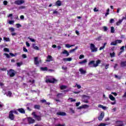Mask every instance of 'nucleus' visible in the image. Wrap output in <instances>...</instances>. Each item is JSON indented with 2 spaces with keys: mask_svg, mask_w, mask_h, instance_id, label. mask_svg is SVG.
Returning <instances> with one entry per match:
<instances>
[{
  "mask_svg": "<svg viewBox=\"0 0 126 126\" xmlns=\"http://www.w3.org/2000/svg\"><path fill=\"white\" fill-rule=\"evenodd\" d=\"M99 63H101V60H97L96 61V63H95V61H92L88 63L89 65H91L92 64H93L94 67H97L98 65H99Z\"/></svg>",
  "mask_w": 126,
  "mask_h": 126,
  "instance_id": "nucleus-1",
  "label": "nucleus"
},
{
  "mask_svg": "<svg viewBox=\"0 0 126 126\" xmlns=\"http://www.w3.org/2000/svg\"><path fill=\"white\" fill-rule=\"evenodd\" d=\"M58 82V80L56 79L55 78L50 77L48 79H46L45 82L46 83H56Z\"/></svg>",
  "mask_w": 126,
  "mask_h": 126,
  "instance_id": "nucleus-2",
  "label": "nucleus"
},
{
  "mask_svg": "<svg viewBox=\"0 0 126 126\" xmlns=\"http://www.w3.org/2000/svg\"><path fill=\"white\" fill-rule=\"evenodd\" d=\"M90 49L92 53H96L98 51V48L96 47V46L93 43L90 44Z\"/></svg>",
  "mask_w": 126,
  "mask_h": 126,
  "instance_id": "nucleus-3",
  "label": "nucleus"
},
{
  "mask_svg": "<svg viewBox=\"0 0 126 126\" xmlns=\"http://www.w3.org/2000/svg\"><path fill=\"white\" fill-rule=\"evenodd\" d=\"M32 116H33L34 119H35L37 121H38V122H40V121L42 120V119L41 118V116L36 115V112H33L32 113Z\"/></svg>",
  "mask_w": 126,
  "mask_h": 126,
  "instance_id": "nucleus-4",
  "label": "nucleus"
},
{
  "mask_svg": "<svg viewBox=\"0 0 126 126\" xmlns=\"http://www.w3.org/2000/svg\"><path fill=\"white\" fill-rule=\"evenodd\" d=\"M14 114H13V110H11L9 112V116H8V118L11 120V121H13L14 120Z\"/></svg>",
  "mask_w": 126,
  "mask_h": 126,
  "instance_id": "nucleus-5",
  "label": "nucleus"
},
{
  "mask_svg": "<svg viewBox=\"0 0 126 126\" xmlns=\"http://www.w3.org/2000/svg\"><path fill=\"white\" fill-rule=\"evenodd\" d=\"M9 74L10 75V77H13L15 76V71L12 69H10L9 70Z\"/></svg>",
  "mask_w": 126,
  "mask_h": 126,
  "instance_id": "nucleus-6",
  "label": "nucleus"
},
{
  "mask_svg": "<svg viewBox=\"0 0 126 126\" xmlns=\"http://www.w3.org/2000/svg\"><path fill=\"white\" fill-rule=\"evenodd\" d=\"M25 1L24 0H17L15 1V4H17V5H21V4H23Z\"/></svg>",
  "mask_w": 126,
  "mask_h": 126,
  "instance_id": "nucleus-7",
  "label": "nucleus"
},
{
  "mask_svg": "<svg viewBox=\"0 0 126 126\" xmlns=\"http://www.w3.org/2000/svg\"><path fill=\"white\" fill-rule=\"evenodd\" d=\"M28 122L29 124H34L35 123V120L33 119L32 117H28Z\"/></svg>",
  "mask_w": 126,
  "mask_h": 126,
  "instance_id": "nucleus-8",
  "label": "nucleus"
},
{
  "mask_svg": "<svg viewBox=\"0 0 126 126\" xmlns=\"http://www.w3.org/2000/svg\"><path fill=\"white\" fill-rule=\"evenodd\" d=\"M46 59H47L46 60V62H47V63H50V62H53V57L51 55H48Z\"/></svg>",
  "mask_w": 126,
  "mask_h": 126,
  "instance_id": "nucleus-9",
  "label": "nucleus"
},
{
  "mask_svg": "<svg viewBox=\"0 0 126 126\" xmlns=\"http://www.w3.org/2000/svg\"><path fill=\"white\" fill-rule=\"evenodd\" d=\"M121 67H126V61H122L120 63Z\"/></svg>",
  "mask_w": 126,
  "mask_h": 126,
  "instance_id": "nucleus-10",
  "label": "nucleus"
},
{
  "mask_svg": "<svg viewBox=\"0 0 126 126\" xmlns=\"http://www.w3.org/2000/svg\"><path fill=\"white\" fill-rule=\"evenodd\" d=\"M104 112H102L100 114V115L98 117V121H102L103 119L104 118Z\"/></svg>",
  "mask_w": 126,
  "mask_h": 126,
  "instance_id": "nucleus-11",
  "label": "nucleus"
},
{
  "mask_svg": "<svg viewBox=\"0 0 126 126\" xmlns=\"http://www.w3.org/2000/svg\"><path fill=\"white\" fill-rule=\"evenodd\" d=\"M17 111H18V112H19V113H20L21 114H25V110L22 108H18V109H17Z\"/></svg>",
  "mask_w": 126,
  "mask_h": 126,
  "instance_id": "nucleus-12",
  "label": "nucleus"
},
{
  "mask_svg": "<svg viewBox=\"0 0 126 126\" xmlns=\"http://www.w3.org/2000/svg\"><path fill=\"white\" fill-rule=\"evenodd\" d=\"M62 54L63 55H66V57H68V56H69V53L66 50H64L63 51Z\"/></svg>",
  "mask_w": 126,
  "mask_h": 126,
  "instance_id": "nucleus-13",
  "label": "nucleus"
},
{
  "mask_svg": "<svg viewBox=\"0 0 126 126\" xmlns=\"http://www.w3.org/2000/svg\"><path fill=\"white\" fill-rule=\"evenodd\" d=\"M56 115H58V116H66V113L65 112H59L56 113Z\"/></svg>",
  "mask_w": 126,
  "mask_h": 126,
  "instance_id": "nucleus-14",
  "label": "nucleus"
},
{
  "mask_svg": "<svg viewBox=\"0 0 126 126\" xmlns=\"http://www.w3.org/2000/svg\"><path fill=\"white\" fill-rule=\"evenodd\" d=\"M34 64L37 65V64H39V61H38V57H36L34 58Z\"/></svg>",
  "mask_w": 126,
  "mask_h": 126,
  "instance_id": "nucleus-15",
  "label": "nucleus"
},
{
  "mask_svg": "<svg viewBox=\"0 0 126 126\" xmlns=\"http://www.w3.org/2000/svg\"><path fill=\"white\" fill-rule=\"evenodd\" d=\"M63 62H71V61H72V58H63Z\"/></svg>",
  "mask_w": 126,
  "mask_h": 126,
  "instance_id": "nucleus-16",
  "label": "nucleus"
},
{
  "mask_svg": "<svg viewBox=\"0 0 126 126\" xmlns=\"http://www.w3.org/2000/svg\"><path fill=\"white\" fill-rule=\"evenodd\" d=\"M32 48H33V49H34V50H36V51H39V50H40L39 47L38 46H36V45L35 44H32Z\"/></svg>",
  "mask_w": 126,
  "mask_h": 126,
  "instance_id": "nucleus-17",
  "label": "nucleus"
},
{
  "mask_svg": "<svg viewBox=\"0 0 126 126\" xmlns=\"http://www.w3.org/2000/svg\"><path fill=\"white\" fill-rule=\"evenodd\" d=\"M56 5H57V6H61L62 5V1H61V0H57L56 2Z\"/></svg>",
  "mask_w": 126,
  "mask_h": 126,
  "instance_id": "nucleus-18",
  "label": "nucleus"
},
{
  "mask_svg": "<svg viewBox=\"0 0 126 126\" xmlns=\"http://www.w3.org/2000/svg\"><path fill=\"white\" fill-rule=\"evenodd\" d=\"M79 71L81 74H85V73H86V70H83L82 68L79 69Z\"/></svg>",
  "mask_w": 126,
  "mask_h": 126,
  "instance_id": "nucleus-19",
  "label": "nucleus"
},
{
  "mask_svg": "<svg viewBox=\"0 0 126 126\" xmlns=\"http://www.w3.org/2000/svg\"><path fill=\"white\" fill-rule=\"evenodd\" d=\"M41 108V106L40 105L36 104L34 105V109H36V110H40Z\"/></svg>",
  "mask_w": 126,
  "mask_h": 126,
  "instance_id": "nucleus-20",
  "label": "nucleus"
},
{
  "mask_svg": "<svg viewBox=\"0 0 126 126\" xmlns=\"http://www.w3.org/2000/svg\"><path fill=\"white\" fill-rule=\"evenodd\" d=\"M97 107H98V108H101V109H103V110H107V107L102 105L101 104H98Z\"/></svg>",
  "mask_w": 126,
  "mask_h": 126,
  "instance_id": "nucleus-21",
  "label": "nucleus"
},
{
  "mask_svg": "<svg viewBox=\"0 0 126 126\" xmlns=\"http://www.w3.org/2000/svg\"><path fill=\"white\" fill-rule=\"evenodd\" d=\"M109 99L111 100V101H115L116 100V98H115V97H114V96H113V95H109Z\"/></svg>",
  "mask_w": 126,
  "mask_h": 126,
  "instance_id": "nucleus-22",
  "label": "nucleus"
},
{
  "mask_svg": "<svg viewBox=\"0 0 126 126\" xmlns=\"http://www.w3.org/2000/svg\"><path fill=\"white\" fill-rule=\"evenodd\" d=\"M111 46H118L117 44V41L115 40L110 43Z\"/></svg>",
  "mask_w": 126,
  "mask_h": 126,
  "instance_id": "nucleus-23",
  "label": "nucleus"
},
{
  "mask_svg": "<svg viewBox=\"0 0 126 126\" xmlns=\"http://www.w3.org/2000/svg\"><path fill=\"white\" fill-rule=\"evenodd\" d=\"M122 22H123V21L121 19H119V21L116 23V25L117 26H119V25H121V24H122Z\"/></svg>",
  "mask_w": 126,
  "mask_h": 126,
  "instance_id": "nucleus-24",
  "label": "nucleus"
},
{
  "mask_svg": "<svg viewBox=\"0 0 126 126\" xmlns=\"http://www.w3.org/2000/svg\"><path fill=\"white\" fill-rule=\"evenodd\" d=\"M66 88H67V86H65V85H62L61 87H60V89L61 90H63L64 89H66Z\"/></svg>",
  "mask_w": 126,
  "mask_h": 126,
  "instance_id": "nucleus-25",
  "label": "nucleus"
},
{
  "mask_svg": "<svg viewBox=\"0 0 126 126\" xmlns=\"http://www.w3.org/2000/svg\"><path fill=\"white\" fill-rule=\"evenodd\" d=\"M78 48V47L77 46L75 47V48L72 49V50H70L69 53H73L74 52H75V51L77 50Z\"/></svg>",
  "mask_w": 126,
  "mask_h": 126,
  "instance_id": "nucleus-26",
  "label": "nucleus"
},
{
  "mask_svg": "<svg viewBox=\"0 0 126 126\" xmlns=\"http://www.w3.org/2000/svg\"><path fill=\"white\" fill-rule=\"evenodd\" d=\"M87 63V60L85 59L84 60L82 61V62H80L79 63L80 64H82L83 63Z\"/></svg>",
  "mask_w": 126,
  "mask_h": 126,
  "instance_id": "nucleus-27",
  "label": "nucleus"
},
{
  "mask_svg": "<svg viewBox=\"0 0 126 126\" xmlns=\"http://www.w3.org/2000/svg\"><path fill=\"white\" fill-rule=\"evenodd\" d=\"M11 95H12V93L9 91L6 94V96L8 97H11Z\"/></svg>",
  "mask_w": 126,
  "mask_h": 126,
  "instance_id": "nucleus-28",
  "label": "nucleus"
},
{
  "mask_svg": "<svg viewBox=\"0 0 126 126\" xmlns=\"http://www.w3.org/2000/svg\"><path fill=\"white\" fill-rule=\"evenodd\" d=\"M41 70H42V71H46L48 70V67H41Z\"/></svg>",
  "mask_w": 126,
  "mask_h": 126,
  "instance_id": "nucleus-29",
  "label": "nucleus"
},
{
  "mask_svg": "<svg viewBox=\"0 0 126 126\" xmlns=\"http://www.w3.org/2000/svg\"><path fill=\"white\" fill-rule=\"evenodd\" d=\"M22 64H23V63L22 62L17 63V66H18V67L21 66Z\"/></svg>",
  "mask_w": 126,
  "mask_h": 126,
  "instance_id": "nucleus-30",
  "label": "nucleus"
},
{
  "mask_svg": "<svg viewBox=\"0 0 126 126\" xmlns=\"http://www.w3.org/2000/svg\"><path fill=\"white\" fill-rule=\"evenodd\" d=\"M110 56L111 58H114L116 56V53L113 52L112 53H110Z\"/></svg>",
  "mask_w": 126,
  "mask_h": 126,
  "instance_id": "nucleus-31",
  "label": "nucleus"
},
{
  "mask_svg": "<svg viewBox=\"0 0 126 126\" xmlns=\"http://www.w3.org/2000/svg\"><path fill=\"white\" fill-rule=\"evenodd\" d=\"M116 41L117 44H121L122 42H123V40H120V39H117L115 40Z\"/></svg>",
  "mask_w": 126,
  "mask_h": 126,
  "instance_id": "nucleus-32",
  "label": "nucleus"
},
{
  "mask_svg": "<svg viewBox=\"0 0 126 126\" xmlns=\"http://www.w3.org/2000/svg\"><path fill=\"white\" fill-rule=\"evenodd\" d=\"M111 33H115V28L114 27H111Z\"/></svg>",
  "mask_w": 126,
  "mask_h": 126,
  "instance_id": "nucleus-33",
  "label": "nucleus"
},
{
  "mask_svg": "<svg viewBox=\"0 0 126 126\" xmlns=\"http://www.w3.org/2000/svg\"><path fill=\"white\" fill-rule=\"evenodd\" d=\"M82 107L83 109H86V108H88V107H89V105L85 104V105H82Z\"/></svg>",
  "mask_w": 126,
  "mask_h": 126,
  "instance_id": "nucleus-34",
  "label": "nucleus"
},
{
  "mask_svg": "<svg viewBox=\"0 0 126 126\" xmlns=\"http://www.w3.org/2000/svg\"><path fill=\"white\" fill-rule=\"evenodd\" d=\"M3 55H4V56H5V57H6L7 59H9V58H10V56L9 55V54H7V53H4V54H3Z\"/></svg>",
  "mask_w": 126,
  "mask_h": 126,
  "instance_id": "nucleus-35",
  "label": "nucleus"
},
{
  "mask_svg": "<svg viewBox=\"0 0 126 126\" xmlns=\"http://www.w3.org/2000/svg\"><path fill=\"white\" fill-rule=\"evenodd\" d=\"M3 40L4 41H6V42H8L10 41V40L9 39V38L8 37H3Z\"/></svg>",
  "mask_w": 126,
  "mask_h": 126,
  "instance_id": "nucleus-36",
  "label": "nucleus"
},
{
  "mask_svg": "<svg viewBox=\"0 0 126 126\" xmlns=\"http://www.w3.org/2000/svg\"><path fill=\"white\" fill-rule=\"evenodd\" d=\"M74 46V45H70L68 44H67L65 45V46L66 47V48H71V47H73Z\"/></svg>",
  "mask_w": 126,
  "mask_h": 126,
  "instance_id": "nucleus-37",
  "label": "nucleus"
},
{
  "mask_svg": "<svg viewBox=\"0 0 126 126\" xmlns=\"http://www.w3.org/2000/svg\"><path fill=\"white\" fill-rule=\"evenodd\" d=\"M3 51H4V52H7V53H9V49L7 48H4L3 49Z\"/></svg>",
  "mask_w": 126,
  "mask_h": 126,
  "instance_id": "nucleus-38",
  "label": "nucleus"
},
{
  "mask_svg": "<svg viewBox=\"0 0 126 126\" xmlns=\"http://www.w3.org/2000/svg\"><path fill=\"white\" fill-rule=\"evenodd\" d=\"M103 30H104V31L105 32H106V31H108V27H106V26H104L103 27Z\"/></svg>",
  "mask_w": 126,
  "mask_h": 126,
  "instance_id": "nucleus-39",
  "label": "nucleus"
},
{
  "mask_svg": "<svg viewBox=\"0 0 126 126\" xmlns=\"http://www.w3.org/2000/svg\"><path fill=\"white\" fill-rule=\"evenodd\" d=\"M28 39H29V40H30V41H31V42H35V39H33V38H32L30 37H28Z\"/></svg>",
  "mask_w": 126,
  "mask_h": 126,
  "instance_id": "nucleus-40",
  "label": "nucleus"
},
{
  "mask_svg": "<svg viewBox=\"0 0 126 126\" xmlns=\"http://www.w3.org/2000/svg\"><path fill=\"white\" fill-rule=\"evenodd\" d=\"M9 30L11 32H14V31H15V30H14V28H9Z\"/></svg>",
  "mask_w": 126,
  "mask_h": 126,
  "instance_id": "nucleus-41",
  "label": "nucleus"
},
{
  "mask_svg": "<svg viewBox=\"0 0 126 126\" xmlns=\"http://www.w3.org/2000/svg\"><path fill=\"white\" fill-rule=\"evenodd\" d=\"M115 78H117V79H122V77L121 76H119L117 75H115Z\"/></svg>",
  "mask_w": 126,
  "mask_h": 126,
  "instance_id": "nucleus-42",
  "label": "nucleus"
},
{
  "mask_svg": "<svg viewBox=\"0 0 126 126\" xmlns=\"http://www.w3.org/2000/svg\"><path fill=\"white\" fill-rule=\"evenodd\" d=\"M76 86H77L78 89H80V88H81V86H80V85H78L77 84H76V85L75 86V87H76Z\"/></svg>",
  "mask_w": 126,
  "mask_h": 126,
  "instance_id": "nucleus-43",
  "label": "nucleus"
},
{
  "mask_svg": "<svg viewBox=\"0 0 126 126\" xmlns=\"http://www.w3.org/2000/svg\"><path fill=\"white\" fill-rule=\"evenodd\" d=\"M79 59L80 60H82V59H84V55H80Z\"/></svg>",
  "mask_w": 126,
  "mask_h": 126,
  "instance_id": "nucleus-44",
  "label": "nucleus"
},
{
  "mask_svg": "<svg viewBox=\"0 0 126 126\" xmlns=\"http://www.w3.org/2000/svg\"><path fill=\"white\" fill-rule=\"evenodd\" d=\"M17 28H20V27H22V26L20 25V24H16Z\"/></svg>",
  "mask_w": 126,
  "mask_h": 126,
  "instance_id": "nucleus-45",
  "label": "nucleus"
},
{
  "mask_svg": "<svg viewBox=\"0 0 126 126\" xmlns=\"http://www.w3.org/2000/svg\"><path fill=\"white\" fill-rule=\"evenodd\" d=\"M107 126V124L105 123H100L98 126Z\"/></svg>",
  "mask_w": 126,
  "mask_h": 126,
  "instance_id": "nucleus-46",
  "label": "nucleus"
},
{
  "mask_svg": "<svg viewBox=\"0 0 126 126\" xmlns=\"http://www.w3.org/2000/svg\"><path fill=\"white\" fill-rule=\"evenodd\" d=\"M8 23L11 25V24H13L14 23V21H9Z\"/></svg>",
  "mask_w": 126,
  "mask_h": 126,
  "instance_id": "nucleus-47",
  "label": "nucleus"
},
{
  "mask_svg": "<svg viewBox=\"0 0 126 126\" xmlns=\"http://www.w3.org/2000/svg\"><path fill=\"white\" fill-rule=\"evenodd\" d=\"M70 111L72 113V114H74V113H75L74 110H73L72 108H70Z\"/></svg>",
  "mask_w": 126,
  "mask_h": 126,
  "instance_id": "nucleus-48",
  "label": "nucleus"
},
{
  "mask_svg": "<svg viewBox=\"0 0 126 126\" xmlns=\"http://www.w3.org/2000/svg\"><path fill=\"white\" fill-rule=\"evenodd\" d=\"M23 51L24 52H25L26 53H27V52H28V50H27V49L25 47H23Z\"/></svg>",
  "mask_w": 126,
  "mask_h": 126,
  "instance_id": "nucleus-49",
  "label": "nucleus"
},
{
  "mask_svg": "<svg viewBox=\"0 0 126 126\" xmlns=\"http://www.w3.org/2000/svg\"><path fill=\"white\" fill-rule=\"evenodd\" d=\"M22 57L23 59H26V58H27V56H26V54H23L22 55Z\"/></svg>",
  "mask_w": 126,
  "mask_h": 126,
  "instance_id": "nucleus-50",
  "label": "nucleus"
},
{
  "mask_svg": "<svg viewBox=\"0 0 126 126\" xmlns=\"http://www.w3.org/2000/svg\"><path fill=\"white\" fill-rule=\"evenodd\" d=\"M115 22V20L114 19H111L110 20V23H114Z\"/></svg>",
  "mask_w": 126,
  "mask_h": 126,
  "instance_id": "nucleus-51",
  "label": "nucleus"
},
{
  "mask_svg": "<svg viewBox=\"0 0 126 126\" xmlns=\"http://www.w3.org/2000/svg\"><path fill=\"white\" fill-rule=\"evenodd\" d=\"M94 12H97V11H99V10L97 9L96 7H94Z\"/></svg>",
  "mask_w": 126,
  "mask_h": 126,
  "instance_id": "nucleus-52",
  "label": "nucleus"
},
{
  "mask_svg": "<svg viewBox=\"0 0 126 126\" xmlns=\"http://www.w3.org/2000/svg\"><path fill=\"white\" fill-rule=\"evenodd\" d=\"M1 70H2V71H6V70H7V68H2L0 69Z\"/></svg>",
  "mask_w": 126,
  "mask_h": 126,
  "instance_id": "nucleus-53",
  "label": "nucleus"
},
{
  "mask_svg": "<svg viewBox=\"0 0 126 126\" xmlns=\"http://www.w3.org/2000/svg\"><path fill=\"white\" fill-rule=\"evenodd\" d=\"M3 3L4 5H7V1L6 0L3 1Z\"/></svg>",
  "mask_w": 126,
  "mask_h": 126,
  "instance_id": "nucleus-54",
  "label": "nucleus"
},
{
  "mask_svg": "<svg viewBox=\"0 0 126 126\" xmlns=\"http://www.w3.org/2000/svg\"><path fill=\"white\" fill-rule=\"evenodd\" d=\"M16 114V115H18V112H17V110H14L13 111V114Z\"/></svg>",
  "mask_w": 126,
  "mask_h": 126,
  "instance_id": "nucleus-55",
  "label": "nucleus"
},
{
  "mask_svg": "<svg viewBox=\"0 0 126 126\" xmlns=\"http://www.w3.org/2000/svg\"><path fill=\"white\" fill-rule=\"evenodd\" d=\"M113 101H114V102H111V105H115L117 103L116 100H113Z\"/></svg>",
  "mask_w": 126,
  "mask_h": 126,
  "instance_id": "nucleus-56",
  "label": "nucleus"
},
{
  "mask_svg": "<svg viewBox=\"0 0 126 126\" xmlns=\"http://www.w3.org/2000/svg\"><path fill=\"white\" fill-rule=\"evenodd\" d=\"M40 102H41L42 103H46L47 102V100H46V99H42L40 100Z\"/></svg>",
  "mask_w": 126,
  "mask_h": 126,
  "instance_id": "nucleus-57",
  "label": "nucleus"
},
{
  "mask_svg": "<svg viewBox=\"0 0 126 126\" xmlns=\"http://www.w3.org/2000/svg\"><path fill=\"white\" fill-rule=\"evenodd\" d=\"M83 101L84 103H88V100L87 99H85L83 98Z\"/></svg>",
  "mask_w": 126,
  "mask_h": 126,
  "instance_id": "nucleus-58",
  "label": "nucleus"
},
{
  "mask_svg": "<svg viewBox=\"0 0 126 126\" xmlns=\"http://www.w3.org/2000/svg\"><path fill=\"white\" fill-rule=\"evenodd\" d=\"M55 126H65V124L61 125V124H57Z\"/></svg>",
  "mask_w": 126,
  "mask_h": 126,
  "instance_id": "nucleus-59",
  "label": "nucleus"
},
{
  "mask_svg": "<svg viewBox=\"0 0 126 126\" xmlns=\"http://www.w3.org/2000/svg\"><path fill=\"white\" fill-rule=\"evenodd\" d=\"M27 47H30V43H29L28 42H26Z\"/></svg>",
  "mask_w": 126,
  "mask_h": 126,
  "instance_id": "nucleus-60",
  "label": "nucleus"
},
{
  "mask_svg": "<svg viewBox=\"0 0 126 126\" xmlns=\"http://www.w3.org/2000/svg\"><path fill=\"white\" fill-rule=\"evenodd\" d=\"M120 50H121L122 51H123V52L125 51V46H122L120 48Z\"/></svg>",
  "mask_w": 126,
  "mask_h": 126,
  "instance_id": "nucleus-61",
  "label": "nucleus"
},
{
  "mask_svg": "<svg viewBox=\"0 0 126 126\" xmlns=\"http://www.w3.org/2000/svg\"><path fill=\"white\" fill-rule=\"evenodd\" d=\"M80 105V102L76 103V107H78Z\"/></svg>",
  "mask_w": 126,
  "mask_h": 126,
  "instance_id": "nucleus-62",
  "label": "nucleus"
},
{
  "mask_svg": "<svg viewBox=\"0 0 126 126\" xmlns=\"http://www.w3.org/2000/svg\"><path fill=\"white\" fill-rule=\"evenodd\" d=\"M123 98H126V92L124 93L123 95L122 96Z\"/></svg>",
  "mask_w": 126,
  "mask_h": 126,
  "instance_id": "nucleus-63",
  "label": "nucleus"
},
{
  "mask_svg": "<svg viewBox=\"0 0 126 126\" xmlns=\"http://www.w3.org/2000/svg\"><path fill=\"white\" fill-rule=\"evenodd\" d=\"M10 56H11L12 57H15V55L13 54L12 53H9Z\"/></svg>",
  "mask_w": 126,
  "mask_h": 126,
  "instance_id": "nucleus-64",
  "label": "nucleus"
}]
</instances>
